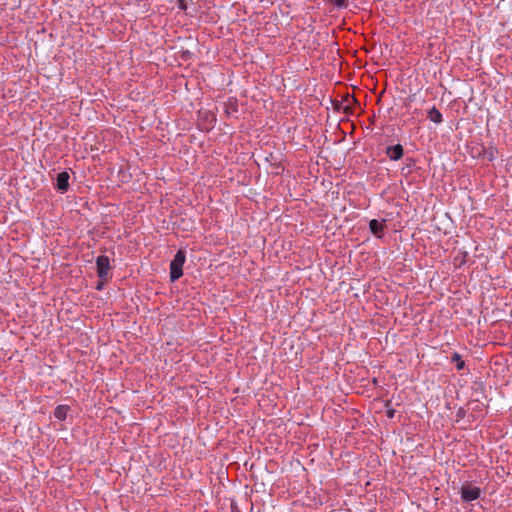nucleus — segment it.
Returning <instances> with one entry per match:
<instances>
[{
    "instance_id": "1",
    "label": "nucleus",
    "mask_w": 512,
    "mask_h": 512,
    "mask_svg": "<svg viewBox=\"0 0 512 512\" xmlns=\"http://www.w3.org/2000/svg\"><path fill=\"white\" fill-rule=\"evenodd\" d=\"M96 268L99 277V281L97 283L96 288H103V286L111 276V266L109 257L105 255L98 256L96 259Z\"/></svg>"
},
{
    "instance_id": "2",
    "label": "nucleus",
    "mask_w": 512,
    "mask_h": 512,
    "mask_svg": "<svg viewBox=\"0 0 512 512\" xmlns=\"http://www.w3.org/2000/svg\"><path fill=\"white\" fill-rule=\"evenodd\" d=\"M186 261V250L180 248L170 262V279L172 282L178 280L183 274V265Z\"/></svg>"
},
{
    "instance_id": "3",
    "label": "nucleus",
    "mask_w": 512,
    "mask_h": 512,
    "mask_svg": "<svg viewBox=\"0 0 512 512\" xmlns=\"http://www.w3.org/2000/svg\"><path fill=\"white\" fill-rule=\"evenodd\" d=\"M482 490L470 483H465L460 489L461 499L463 502H472L480 498Z\"/></svg>"
},
{
    "instance_id": "4",
    "label": "nucleus",
    "mask_w": 512,
    "mask_h": 512,
    "mask_svg": "<svg viewBox=\"0 0 512 512\" xmlns=\"http://www.w3.org/2000/svg\"><path fill=\"white\" fill-rule=\"evenodd\" d=\"M385 154L391 161H398L404 156V148L401 144L389 145L385 148Z\"/></svg>"
},
{
    "instance_id": "5",
    "label": "nucleus",
    "mask_w": 512,
    "mask_h": 512,
    "mask_svg": "<svg viewBox=\"0 0 512 512\" xmlns=\"http://www.w3.org/2000/svg\"><path fill=\"white\" fill-rule=\"evenodd\" d=\"M69 179L70 175L67 171L60 172L56 177V189L60 193H65L69 189Z\"/></svg>"
},
{
    "instance_id": "6",
    "label": "nucleus",
    "mask_w": 512,
    "mask_h": 512,
    "mask_svg": "<svg viewBox=\"0 0 512 512\" xmlns=\"http://www.w3.org/2000/svg\"><path fill=\"white\" fill-rule=\"evenodd\" d=\"M385 227V220L379 221L377 219H372L369 222V229L371 233L377 238L383 237Z\"/></svg>"
},
{
    "instance_id": "7",
    "label": "nucleus",
    "mask_w": 512,
    "mask_h": 512,
    "mask_svg": "<svg viewBox=\"0 0 512 512\" xmlns=\"http://www.w3.org/2000/svg\"><path fill=\"white\" fill-rule=\"evenodd\" d=\"M224 112L225 115L230 118L234 116L238 112V100L234 97H230L228 101L224 104Z\"/></svg>"
},
{
    "instance_id": "8",
    "label": "nucleus",
    "mask_w": 512,
    "mask_h": 512,
    "mask_svg": "<svg viewBox=\"0 0 512 512\" xmlns=\"http://www.w3.org/2000/svg\"><path fill=\"white\" fill-rule=\"evenodd\" d=\"M416 168V160L412 157H407L401 168V175L408 177Z\"/></svg>"
},
{
    "instance_id": "9",
    "label": "nucleus",
    "mask_w": 512,
    "mask_h": 512,
    "mask_svg": "<svg viewBox=\"0 0 512 512\" xmlns=\"http://www.w3.org/2000/svg\"><path fill=\"white\" fill-rule=\"evenodd\" d=\"M469 259V254L467 251L459 249L456 251L455 256L453 257V264L456 267H461L466 264Z\"/></svg>"
},
{
    "instance_id": "10",
    "label": "nucleus",
    "mask_w": 512,
    "mask_h": 512,
    "mask_svg": "<svg viewBox=\"0 0 512 512\" xmlns=\"http://www.w3.org/2000/svg\"><path fill=\"white\" fill-rule=\"evenodd\" d=\"M70 410L68 405H58L54 409V417L60 421H64L67 418V413Z\"/></svg>"
},
{
    "instance_id": "11",
    "label": "nucleus",
    "mask_w": 512,
    "mask_h": 512,
    "mask_svg": "<svg viewBox=\"0 0 512 512\" xmlns=\"http://www.w3.org/2000/svg\"><path fill=\"white\" fill-rule=\"evenodd\" d=\"M427 117L429 118V120H431L432 122H434L436 124H440L443 121L441 112L435 106H433L428 111Z\"/></svg>"
},
{
    "instance_id": "12",
    "label": "nucleus",
    "mask_w": 512,
    "mask_h": 512,
    "mask_svg": "<svg viewBox=\"0 0 512 512\" xmlns=\"http://www.w3.org/2000/svg\"><path fill=\"white\" fill-rule=\"evenodd\" d=\"M451 362L455 363L456 369L461 371L465 368V361L462 359L461 355L457 352H454L451 357Z\"/></svg>"
},
{
    "instance_id": "13",
    "label": "nucleus",
    "mask_w": 512,
    "mask_h": 512,
    "mask_svg": "<svg viewBox=\"0 0 512 512\" xmlns=\"http://www.w3.org/2000/svg\"><path fill=\"white\" fill-rule=\"evenodd\" d=\"M497 154H498L497 148L491 146L487 149H484L483 157H484V159L492 162L496 159Z\"/></svg>"
},
{
    "instance_id": "14",
    "label": "nucleus",
    "mask_w": 512,
    "mask_h": 512,
    "mask_svg": "<svg viewBox=\"0 0 512 512\" xmlns=\"http://www.w3.org/2000/svg\"><path fill=\"white\" fill-rule=\"evenodd\" d=\"M329 2L339 9H345L348 6V0H329Z\"/></svg>"
},
{
    "instance_id": "15",
    "label": "nucleus",
    "mask_w": 512,
    "mask_h": 512,
    "mask_svg": "<svg viewBox=\"0 0 512 512\" xmlns=\"http://www.w3.org/2000/svg\"><path fill=\"white\" fill-rule=\"evenodd\" d=\"M466 411L463 408H459L456 412L457 421L464 418Z\"/></svg>"
},
{
    "instance_id": "16",
    "label": "nucleus",
    "mask_w": 512,
    "mask_h": 512,
    "mask_svg": "<svg viewBox=\"0 0 512 512\" xmlns=\"http://www.w3.org/2000/svg\"><path fill=\"white\" fill-rule=\"evenodd\" d=\"M178 6L181 10H187V3L185 0H178Z\"/></svg>"
},
{
    "instance_id": "17",
    "label": "nucleus",
    "mask_w": 512,
    "mask_h": 512,
    "mask_svg": "<svg viewBox=\"0 0 512 512\" xmlns=\"http://www.w3.org/2000/svg\"><path fill=\"white\" fill-rule=\"evenodd\" d=\"M394 413H395V410L394 409H389L387 411V417L388 418H393L394 417Z\"/></svg>"
},
{
    "instance_id": "18",
    "label": "nucleus",
    "mask_w": 512,
    "mask_h": 512,
    "mask_svg": "<svg viewBox=\"0 0 512 512\" xmlns=\"http://www.w3.org/2000/svg\"><path fill=\"white\" fill-rule=\"evenodd\" d=\"M344 112H345L346 114H350V113H352V112H351V108H350V106H349V105H347V106H345V107H344Z\"/></svg>"
},
{
    "instance_id": "19",
    "label": "nucleus",
    "mask_w": 512,
    "mask_h": 512,
    "mask_svg": "<svg viewBox=\"0 0 512 512\" xmlns=\"http://www.w3.org/2000/svg\"><path fill=\"white\" fill-rule=\"evenodd\" d=\"M352 101H353L354 103H358L357 99H355V98H352Z\"/></svg>"
}]
</instances>
